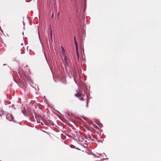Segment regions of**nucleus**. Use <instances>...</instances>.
<instances>
[{"label": "nucleus", "mask_w": 161, "mask_h": 161, "mask_svg": "<svg viewBox=\"0 0 161 161\" xmlns=\"http://www.w3.org/2000/svg\"><path fill=\"white\" fill-rule=\"evenodd\" d=\"M6 118L8 120L10 121H14L13 120V119H14V118L12 115L11 114H7L6 116Z\"/></svg>", "instance_id": "1"}, {"label": "nucleus", "mask_w": 161, "mask_h": 161, "mask_svg": "<svg viewBox=\"0 0 161 161\" xmlns=\"http://www.w3.org/2000/svg\"><path fill=\"white\" fill-rule=\"evenodd\" d=\"M79 140L80 141L83 143L84 144H87L86 139L83 138L82 137H79Z\"/></svg>", "instance_id": "2"}, {"label": "nucleus", "mask_w": 161, "mask_h": 161, "mask_svg": "<svg viewBox=\"0 0 161 161\" xmlns=\"http://www.w3.org/2000/svg\"><path fill=\"white\" fill-rule=\"evenodd\" d=\"M45 124L49 126L53 125V124L52 122H50L49 123H48L47 122H46Z\"/></svg>", "instance_id": "3"}, {"label": "nucleus", "mask_w": 161, "mask_h": 161, "mask_svg": "<svg viewBox=\"0 0 161 161\" xmlns=\"http://www.w3.org/2000/svg\"><path fill=\"white\" fill-rule=\"evenodd\" d=\"M74 41L75 44V47H78V44L76 40V37L75 36L74 37Z\"/></svg>", "instance_id": "4"}, {"label": "nucleus", "mask_w": 161, "mask_h": 161, "mask_svg": "<svg viewBox=\"0 0 161 161\" xmlns=\"http://www.w3.org/2000/svg\"><path fill=\"white\" fill-rule=\"evenodd\" d=\"M76 47V53H77V57H79V53H78V47Z\"/></svg>", "instance_id": "5"}, {"label": "nucleus", "mask_w": 161, "mask_h": 161, "mask_svg": "<svg viewBox=\"0 0 161 161\" xmlns=\"http://www.w3.org/2000/svg\"><path fill=\"white\" fill-rule=\"evenodd\" d=\"M19 74L21 77H23V76H24V75L25 74V73H21L20 71L19 72Z\"/></svg>", "instance_id": "6"}, {"label": "nucleus", "mask_w": 161, "mask_h": 161, "mask_svg": "<svg viewBox=\"0 0 161 161\" xmlns=\"http://www.w3.org/2000/svg\"><path fill=\"white\" fill-rule=\"evenodd\" d=\"M81 94H75V96L77 97H80L81 96Z\"/></svg>", "instance_id": "7"}, {"label": "nucleus", "mask_w": 161, "mask_h": 161, "mask_svg": "<svg viewBox=\"0 0 161 161\" xmlns=\"http://www.w3.org/2000/svg\"><path fill=\"white\" fill-rule=\"evenodd\" d=\"M64 62H65L67 61V58L65 56V55H64Z\"/></svg>", "instance_id": "8"}, {"label": "nucleus", "mask_w": 161, "mask_h": 161, "mask_svg": "<svg viewBox=\"0 0 161 161\" xmlns=\"http://www.w3.org/2000/svg\"><path fill=\"white\" fill-rule=\"evenodd\" d=\"M89 139H92L91 137L90 136H89L87 137H86V139H87V140H88Z\"/></svg>", "instance_id": "9"}, {"label": "nucleus", "mask_w": 161, "mask_h": 161, "mask_svg": "<svg viewBox=\"0 0 161 161\" xmlns=\"http://www.w3.org/2000/svg\"><path fill=\"white\" fill-rule=\"evenodd\" d=\"M61 48H62V52H64V53H63V55H64V48L63 47H62Z\"/></svg>", "instance_id": "10"}, {"label": "nucleus", "mask_w": 161, "mask_h": 161, "mask_svg": "<svg viewBox=\"0 0 161 161\" xmlns=\"http://www.w3.org/2000/svg\"><path fill=\"white\" fill-rule=\"evenodd\" d=\"M65 65L66 66H67L68 65V64L67 61L65 62Z\"/></svg>", "instance_id": "11"}, {"label": "nucleus", "mask_w": 161, "mask_h": 161, "mask_svg": "<svg viewBox=\"0 0 161 161\" xmlns=\"http://www.w3.org/2000/svg\"><path fill=\"white\" fill-rule=\"evenodd\" d=\"M50 35H51V38L52 39V31H51Z\"/></svg>", "instance_id": "12"}, {"label": "nucleus", "mask_w": 161, "mask_h": 161, "mask_svg": "<svg viewBox=\"0 0 161 161\" xmlns=\"http://www.w3.org/2000/svg\"><path fill=\"white\" fill-rule=\"evenodd\" d=\"M80 91H77V94H81V92H79Z\"/></svg>", "instance_id": "13"}, {"label": "nucleus", "mask_w": 161, "mask_h": 161, "mask_svg": "<svg viewBox=\"0 0 161 161\" xmlns=\"http://www.w3.org/2000/svg\"><path fill=\"white\" fill-rule=\"evenodd\" d=\"M83 97H81V98H80V100L81 101H83Z\"/></svg>", "instance_id": "14"}, {"label": "nucleus", "mask_w": 161, "mask_h": 161, "mask_svg": "<svg viewBox=\"0 0 161 161\" xmlns=\"http://www.w3.org/2000/svg\"><path fill=\"white\" fill-rule=\"evenodd\" d=\"M88 102L87 101V104H86V107H87L88 106Z\"/></svg>", "instance_id": "15"}, {"label": "nucleus", "mask_w": 161, "mask_h": 161, "mask_svg": "<svg viewBox=\"0 0 161 161\" xmlns=\"http://www.w3.org/2000/svg\"><path fill=\"white\" fill-rule=\"evenodd\" d=\"M77 59L78 61L79 60V57H77Z\"/></svg>", "instance_id": "16"}, {"label": "nucleus", "mask_w": 161, "mask_h": 161, "mask_svg": "<svg viewBox=\"0 0 161 161\" xmlns=\"http://www.w3.org/2000/svg\"><path fill=\"white\" fill-rule=\"evenodd\" d=\"M7 65L6 64H3V65L4 66L5 65Z\"/></svg>", "instance_id": "17"}, {"label": "nucleus", "mask_w": 161, "mask_h": 161, "mask_svg": "<svg viewBox=\"0 0 161 161\" xmlns=\"http://www.w3.org/2000/svg\"><path fill=\"white\" fill-rule=\"evenodd\" d=\"M38 34L39 37V33H38Z\"/></svg>", "instance_id": "18"}, {"label": "nucleus", "mask_w": 161, "mask_h": 161, "mask_svg": "<svg viewBox=\"0 0 161 161\" xmlns=\"http://www.w3.org/2000/svg\"><path fill=\"white\" fill-rule=\"evenodd\" d=\"M21 45H23V43H22V44H21Z\"/></svg>", "instance_id": "19"}, {"label": "nucleus", "mask_w": 161, "mask_h": 161, "mask_svg": "<svg viewBox=\"0 0 161 161\" xmlns=\"http://www.w3.org/2000/svg\"><path fill=\"white\" fill-rule=\"evenodd\" d=\"M23 24H24H24H25V23H24V22H23Z\"/></svg>", "instance_id": "20"}, {"label": "nucleus", "mask_w": 161, "mask_h": 161, "mask_svg": "<svg viewBox=\"0 0 161 161\" xmlns=\"http://www.w3.org/2000/svg\"><path fill=\"white\" fill-rule=\"evenodd\" d=\"M3 113L4 112H3V113H2V114H3Z\"/></svg>", "instance_id": "21"}]
</instances>
